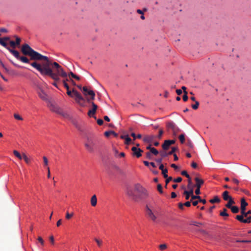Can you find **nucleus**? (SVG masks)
Masks as SVG:
<instances>
[{"instance_id":"nucleus-33","label":"nucleus","mask_w":251,"mask_h":251,"mask_svg":"<svg viewBox=\"0 0 251 251\" xmlns=\"http://www.w3.org/2000/svg\"><path fill=\"white\" fill-rule=\"evenodd\" d=\"M22 158H23L24 159L25 161L27 164H29L30 163V159L27 157V156L25 155V153L23 154Z\"/></svg>"},{"instance_id":"nucleus-11","label":"nucleus","mask_w":251,"mask_h":251,"mask_svg":"<svg viewBox=\"0 0 251 251\" xmlns=\"http://www.w3.org/2000/svg\"><path fill=\"white\" fill-rule=\"evenodd\" d=\"M146 213L148 217L153 221H155L156 219V217L152 211L148 206L146 207Z\"/></svg>"},{"instance_id":"nucleus-28","label":"nucleus","mask_w":251,"mask_h":251,"mask_svg":"<svg viewBox=\"0 0 251 251\" xmlns=\"http://www.w3.org/2000/svg\"><path fill=\"white\" fill-rule=\"evenodd\" d=\"M178 148L177 147H173L171 148V151L168 152L169 155H172L175 154L174 152L177 151Z\"/></svg>"},{"instance_id":"nucleus-7","label":"nucleus","mask_w":251,"mask_h":251,"mask_svg":"<svg viewBox=\"0 0 251 251\" xmlns=\"http://www.w3.org/2000/svg\"><path fill=\"white\" fill-rule=\"evenodd\" d=\"M166 127L168 131H171L172 135L176 137L177 134L181 131L178 126L173 121H169L166 124Z\"/></svg>"},{"instance_id":"nucleus-60","label":"nucleus","mask_w":251,"mask_h":251,"mask_svg":"<svg viewBox=\"0 0 251 251\" xmlns=\"http://www.w3.org/2000/svg\"><path fill=\"white\" fill-rule=\"evenodd\" d=\"M236 242L241 243H251V240H236Z\"/></svg>"},{"instance_id":"nucleus-61","label":"nucleus","mask_w":251,"mask_h":251,"mask_svg":"<svg viewBox=\"0 0 251 251\" xmlns=\"http://www.w3.org/2000/svg\"><path fill=\"white\" fill-rule=\"evenodd\" d=\"M97 124L100 125V126H101L103 123V121L102 119H98L97 121Z\"/></svg>"},{"instance_id":"nucleus-48","label":"nucleus","mask_w":251,"mask_h":251,"mask_svg":"<svg viewBox=\"0 0 251 251\" xmlns=\"http://www.w3.org/2000/svg\"><path fill=\"white\" fill-rule=\"evenodd\" d=\"M191 201H192L193 200H196V199H200V196L197 195V196H195L194 195V194L193 195H191Z\"/></svg>"},{"instance_id":"nucleus-35","label":"nucleus","mask_w":251,"mask_h":251,"mask_svg":"<svg viewBox=\"0 0 251 251\" xmlns=\"http://www.w3.org/2000/svg\"><path fill=\"white\" fill-rule=\"evenodd\" d=\"M188 185H187V188L190 189L191 188H193V186H192V183L191 177H189L188 178Z\"/></svg>"},{"instance_id":"nucleus-26","label":"nucleus","mask_w":251,"mask_h":251,"mask_svg":"<svg viewBox=\"0 0 251 251\" xmlns=\"http://www.w3.org/2000/svg\"><path fill=\"white\" fill-rule=\"evenodd\" d=\"M227 210L226 208H224L223 211L220 213V215L223 217H228L229 215L226 212Z\"/></svg>"},{"instance_id":"nucleus-12","label":"nucleus","mask_w":251,"mask_h":251,"mask_svg":"<svg viewBox=\"0 0 251 251\" xmlns=\"http://www.w3.org/2000/svg\"><path fill=\"white\" fill-rule=\"evenodd\" d=\"M131 151H133V155L136 156L137 158L141 156V153L143 152V151L140 149L133 147L131 148Z\"/></svg>"},{"instance_id":"nucleus-15","label":"nucleus","mask_w":251,"mask_h":251,"mask_svg":"<svg viewBox=\"0 0 251 251\" xmlns=\"http://www.w3.org/2000/svg\"><path fill=\"white\" fill-rule=\"evenodd\" d=\"M241 215H237L236 216L235 218H236V219H237L238 221H239L241 223H243V221L241 220V219L238 218V217H242L243 219H244V217L247 218L248 217L247 212L241 211Z\"/></svg>"},{"instance_id":"nucleus-20","label":"nucleus","mask_w":251,"mask_h":251,"mask_svg":"<svg viewBox=\"0 0 251 251\" xmlns=\"http://www.w3.org/2000/svg\"><path fill=\"white\" fill-rule=\"evenodd\" d=\"M239 219H241L243 221V223H251V216L247 217L246 219H243L242 217H238Z\"/></svg>"},{"instance_id":"nucleus-56","label":"nucleus","mask_w":251,"mask_h":251,"mask_svg":"<svg viewBox=\"0 0 251 251\" xmlns=\"http://www.w3.org/2000/svg\"><path fill=\"white\" fill-rule=\"evenodd\" d=\"M127 194L130 197H133V196H134L133 194V192H132V191L131 190H128L127 191Z\"/></svg>"},{"instance_id":"nucleus-62","label":"nucleus","mask_w":251,"mask_h":251,"mask_svg":"<svg viewBox=\"0 0 251 251\" xmlns=\"http://www.w3.org/2000/svg\"><path fill=\"white\" fill-rule=\"evenodd\" d=\"M197 166H198L196 162H193L192 163V164H191V167H192V168L196 169V168H197Z\"/></svg>"},{"instance_id":"nucleus-3","label":"nucleus","mask_w":251,"mask_h":251,"mask_svg":"<svg viewBox=\"0 0 251 251\" xmlns=\"http://www.w3.org/2000/svg\"><path fill=\"white\" fill-rule=\"evenodd\" d=\"M9 40H10V38L9 37H5L2 38H0V44L5 48L18 60H19L25 63H29V60L28 58L25 56H20V53L18 51L11 49L8 47L7 43L4 41Z\"/></svg>"},{"instance_id":"nucleus-58","label":"nucleus","mask_w":251,"mask_h":251,"mask_svg":"<svg viewBox=\"0 0 251 251\" xmlns=\"http://www.w3.org/2000/svg\"><path fill=\"white\" fill-rule=\"evenodd\" d=\"M63 83L64 86L66 88L67 90H68V89H69V86L68 84L67 83V82H65V80H63Z\"/></svg>"},{"instance_id":"nucleus-29","label":"nucleus","mask_w":251,"mask_h":251,"mask_svg":"<svg viewBox=\"0 0 251 251\" xmlns=\"http://www.w3.org/2000/svg\"><path fill=\"white\" fill-rule=\"evenodd\" d=\"M14 154L18 157L19 159H22L23 157V155L22 156L20 153L17 151L14 150L13 151Z\"/></svg>"},{"instance_id":"nucleus-14","label":"nucleus","mask_w":251,"mask_h":251,"mask_svg":"<svg viewBox=\"0 0 251 251\" xmlns=\"http://www.w3.org/2000/svg\"><path fill=\"white\" fill-rule=\"evenodd\" d=\"M39 97L43 100H48V96L45 93V92L43 91V90H39V91L37 92Z\"/></svg>"},{"instance_id":"nucleus-41","label":"nucleus","mask_w":251,"mask_h":251,"mask_svg":"<svg viewBox=\"0 0 251 251\" xmlns=\"http://www.w3.org/2000/svg\"><path fill=\"white\" fill-rule=\"evenodd\" d=\"M183 195L185 196V199L187 200H189L190 197H191V196L187 192V190L184 191L183 192Z\"/></svg>"},{"instance_id":"nucleus-27","label":"nucleus","mask_w":251,"mask_h":251,"mask_svg":"<svg viewBox=\"0 0 251 251\" xmlns=\"http://www.w3.org/2000/svg\"><path fill=\"white\" fill-rule=\"evenodd\" d=\"M179 140L181 144H183L185 140V135L184 134H180L178 137Z\"/></svg>"},{"instance_id":"nucleus-42","label":"nucleus","mask_w":251,"mask_h":251,"mask_svg":"<svg viewBox=\"0 0 251 251\" xmlns=\"http://www.w3.org/2000/svg\"><path fill=\"white\" fill-rule=\"evenodd\" d=\"M187 146L190 148H194V145L193 144V143L192 142V141L190 140V139H188L187 140Z\"/></svg>"},{"instance_id":"nucleus-54","label":"nucleus","mask_w":251,"mask_h":251,"mask_svg":"<svg viewBox=\"0 0 251 251\" xmlns=\"http://www.w3.org/2000/svg\"><path fill=\"white\" fill-rule=\"evenodd\" d=\"M73 216V213L69 214L68 212H67L66 215V218L67 219H70Z\"/></svg>"},{"instance_id":"nucleus-1","label":"nucleus","mask_w":251,"mask_h":251,"mask_svg":"<svg viewBox=\"0 0 251 251\" xmlns=\"http://www.w3.org/2000/svg\"><path fill=\"white\" fill-rule=\"evenodd\" d=\"M51 61L48 58L45 62H43L42 64H39L36 62H33L31 63V65L42 75H48L55 81L59 80V76L60 75H57L53 74V70L50 67Z\"/></svg>"},{"instance_id":"nucleus-16","label":"nucleus","mask_w":251,"mask_h":251,"mask_svg":"<svg viewBox=\"0 0 251 251\" xmlns=\"http://www.w3.org/2000/svg\"><path fill=\"white\" fill-rule=\"evenodd\" d=\"M154 138L153 135H147L144 137L143 141L146 143H151Z\"/></svg>"},{"instance_id":"nucleus-51","label":"nucleus","mask_w":251,"mask_h":251,"mask_svg":"<svg viewBox=\"0 0 251 251\" xmlns=\"http://www.w3.org/2000/svg\"><path fill=\"white\" fill-rule=\"evenodd\" d=\"M35 86H36V90L37 92H39L40 89L41 90H43L41 86L40 85H39V84H36Z\"/></svg>"},{"instance_id":"nucleus-25","label":"nucleus","mask_w":251,"mask_h":251,"mask_svg":"<svg viewBox=\"0 0 251 251\" xmlns=\"http://www.w3.org/2000/svg\"><path fill=\"white\" fill-rule=\"evenodd\" d=\"M233 213H237L239 212V208L236 206H232L230 208Z\"/></svg>"},{"instance_id":"nucleus-55","label":"nucleus","mask_w":251,"mask_h":251,"mask_svg":"<svg viewBox=\"0 0 251 251\" xmlns=\"http://www.w3.org/2000/svg\"><path fill=\"white\" fill-rule=\"evenodd\" d=\"M166 179L165 180V183H166V185H167L168 183L170 181H171L172 179H173V178L171 176H170V177H168L167 178H166Z\"/></svg>"},{"instance_id":"nucleus-5","label":"nucleus","mask_w":251,"mask_h":251,"mask_svg":"<svg viewBox=\"0 0 251 251\" xmlns=\"http://www.w3.org/2000/svg\"><path fill=\"white\" fill-rule=\"evenodd\" d=\"M50 67L53 70V74L60 75V76L63 78L67 77V73L64 71L62 68L57 63L55 62L52 63L51 62Z\"/></svg>"},{"instance_id":"nucleus-22","label":"nucleus","mask_w":251,"mask_h":251,"mask_svg":"<svg viewBox=\"0 0 251 251\" xmlns=\"http://www.w3.org/2000/svg\"><path fill=\"white\" fill-rule=\"evenodd\" d=\"M228 202L227 203L226 205V207L228 208H230L232 206V204L235 203L234 201L232 199H230L229 200H228Z\"/></svg>"},{"instance_id":"nucleus-18","label":"nucleus","mask_w":251,"mask_h":251,"mask_svg":"<svg viewBox=\"0 0 251 251\" xmlns=\"http://www.w3.org/2000/svg\"><path fill=\"white\" fill-rule=\"evenodd\" d=\"M229 192L227 191H225L223 193V198L225 201L229 200L230 199H232V197L228 195Z\"/></svg>"},{"instance_id":"nucleus-31","label":"nucleus","mask_w":251,"mask_h":251,"mask_svg":"<svg viewBox=\"0 0 251 251\" xmlns=\"http://www.w3.org/2000/svg\"><path fill=\"white\" fill-rule=\"evenodd\" d=\"M248 203L246 201L245 198H242L241 200V206L246 207Z\"/></svg>"},{"instance_id":"nucleus-10","label":"nucleus","mask_w":251,"mask_h":251,"mask_svg":"<svg viewBox=\"0 0 251 251\" xmlns=\"http://www.w3.org/2000/svg\"><path fill=\"white\" fill-rule=\"evenodd\" d=\"M134 189L141 196H147L148 195L147 190L139 184H136L135 185Z\"/></svg>"},{"instance_id":"nucleus-30","label":"nucleus","mask_w":251,"mask_h":251,"mask_svg":"<svg viewBox=\"0 0 251 251\" xmlns=\"http://www.w3.org/2000/svg\"><path fill=\"white\" fill-rule=\"evenodd\" d=\"M69 76H71L73 78L76 79V80H78L80 79V77L78 76L75 75V74H74L72 72H71L69 74Z\"/></svg>"},{"instance_id":"nucleus-45","label":"nucleus","mask_w":251,"mask_h":251,"mask_svg":"<svg viewBox=\"0 0 251 251\" xmlns=\"http://www.w3.org/2000/svg\"><path fill=\"white\" fill-rule=\"evenodd\" d=\"M163 133H164L163 130L162 129H160L159 131V134H158V136H157V137L158 139H161Z\"/></svg>"},{"instance_id":"nucleus-17","label":"nucleus","mask_w":251,"mask_h":251,"mask_svg":"<svg viewBox=\"0 0 251 251\" xmlns=\"http://www.w3.org/2000/svg\"><path fill=\"white\" fill-rule=\"evenodd\" d=\"M170 146L171 145L167 140H165L164 143L162 145V148L164 151L168 150Z\"/></svg>"},{"instance_id":"nucleus-13","label":"nucleus","mask_w":251,"mask_h":251,"mask_svg":"<svg viewBox=\"0 0 251 251\" xmlns=\"http://www.w3.org/2000/svg\"><path fill=\"white\" fill-rule=\"evenodd\" d=\"M50 108L51 111L57 113L62 115H63L62 110L56 105H55L53 104H51L50 106Z\"/></svg>"},{"instance_id":"nucleus-8","label":"nucleus","mask_w":251,"mask_h":251,"mask_svg":"<svg viewBox=\"0 0 251 251\" xmlns=\"http://www.w3.org/2000/svg\"><path fill=\"white\" fill-rule=\"evenodd\" d=\"M96 143V140L92 138H89L85 144V146L89 151L93 152L94 151L95 148Z\"/></svg>"},{"instance_id":"nucleus-63","label":"nucleus","mask_w":251,"mask_h":251,"mask_svg":"<svg viewBox=\"0 0 251 251\" xmlns=\"http://www.w3.org/2000/svg\"><path fill=\"white\" fill-rule=\"evenodd\" d=\"M146 157L148 159H151V153L150 152H146Z\"/></svg>"},{"instance_id":"nucleus-37","label":"nucleus","mask_w":251,"mask_h":251,"mask_svg":"<svg viewBox=\"0 0 251 251\" xmlns=\"http://www.w3.org/2000/svg\"><path fill=\"white\" fill-rule=\"evenodd\" d=\"M157 190L158 191V192L160 194H162L163 193L162 186V185L160 184H158L157 185Z\"/></svg>"},{"instance_id":"nucleus-53","label":"nucleus","mask_w":251,"mask_h":251,"mask_svg":"<svg viewBox=\"0 0 251 251\" xmlns=\"http://www.w3.org/2000/svg\"><path fill=\"white\" fill-rule=\"evenodd\" d=\"M189 190L187 191V192L189 193V194L191 196L194 194V189L193 188H191L190 189H188Z\"/></svg>"},{"instance_id":"nucleus-59","label":"nucleus","mask_w":251,"mask_h":251,"mask_svg":"<svg viewBox=\"0 0 251 251\" xmlns=\"http://www.w3.org/2000/svg\"><path fill=\"white\" fill-rule=\"evenodd\" d=\"M184 204L182 203L181 202H180L178 204V206L179 208L181 210H183L184 209Z\"/></svg>"},{"instance_id":"nucleus-32","label":"nucleus","mask_w":251,"mask_h":251,"mask_svg":"<svg viewBox=\"0 0 251 251\" xmlns=\"http://www.w3.org/2000/svg\"><path fill=\"white\" fill-rule=\"evenodd\" d=\"M150 152L155 155H156L159 153L158 151L154 148L151 149V151Z\"/></svg>"},{"instance_id":"nucleus-49","label":"nucleus","mask_w":251,"mask_h":251,"mask_svg":"<svg viewBox=\"0 0 251 251\" xmlns=\"http://www.w3.org/2000/svg\"><path fill=\"white\" fill-rule=\"evenodd\" d=\"M160 155L161 156V157L163 158V157H165L169 155V154H168V153L165 151H161L160 152Z\"/></svg>"},{"instance_id":"nucleus-34","label":"nucleus","mask_w":251,"mask_h":251,"mask_svg":"<svg viewBox=\"0 0 251 251\" xmlns=\"http://www.w3.org/2000/svg\"><path fill=\"white\" fill-rule=\"evenodd\" d=\"M199 106V102L198 101H195V103L194 104H192L191 106L193 109L196 110L198 108Z\"/></svg>"},{"instance_id":"nucleus-64","label":"nucleus","mask_w":251,"mask_h":251,"mask_svg":"<svg viewBox=\"0 0 251 251\" xmlns=\"http://www.w3.org/2000/svg\"><path fill=\"white\" fill-rule=\"evenodd\" d=\"M38 240L42 245L44 244V240L41 237H39L38 238Z\"/></svg>"},{"instance_id":"nucleus-2","label":"nucleus","mask_w":251,"mask_h":251,"mask_svg":"<svg viewBox=\"0 0 251 251\" xmlns=\"http://www.w3.org/2000/svg\"><path fill=\"white\" fill-rule=\"evenodd\" d=\"M21 50L24 55L30 56L29 61L30 60H43L44 62H45L49 58L47 56L43 55L34 50L27 44L22 45Z\"/></svg>"},{"instance_id":"nucleus-39","label":"nucleus","mask_w":251,"mask_h":251,"mask_svg":"<svg viewBox=\"0 0 251 251\" xmlns=\"http://www.w3.org/2000/svg\"><path fill=\"white\" fill-rule=\"evenodd\" d=\"M167 245L165 244H161L159 246V249L161 251L164 250L165 249H167Z\"/></svg>"},{"instance_id":"nucleus-4","label":"nucleus","mask_w":251,"mask_h":251,"mask_svg":"<svg viewBox=\"0 0 251 251\" xmlns=\"http://www.w3.org/2000/svg\"><path fill=\"white\" fill-rule=\"evenodd\" d=\"M82 90L84 95L87 96V95H88L91 96V97L90 98L87 99V101H88V102L91 103L92 106V110L96 112L98 106L94 102H91L92 100H94L95 99V94L94 92L92 90H88L86 87H83Z\"/></svg>"},{"instance_id":"nucleus-52","label":"nucleus","mask_w":251,"mask_h":251,"mask_svg":"<svg viewBox=\"0 0 251 251\" xmlns=\"http://www.w3.org/2000/svg\"><path fill=\"white\" fill-rule=\"evenodd\" d=\"M182 178L181 177H178L177 178H176V179H174L173 180V181L175 182H180L181 181H182Z\"/></svg>"},{"instance_id":"nucleus-57","label":"nucleus","mask_w":251,"mask_h":251,"mask_svg":"<svg viewBox=\"0 0 251 251\" xmlns=\"http://www.w3.org/2000/svg\"><path fill=\"white\" fill-rule=\"evenodd\" d=\"M43 160L45 166H47L48 164V160L46 156L43 157Z\"/></svg>"},{"instance_id":"nucleus-47","label":"nucleus","mask_w":251,"mask_h":251,"mask_svg":"<svg viewBox=\"0 0 251 251\" xmlns=\"http://www.w3.org/2000/svg\"><path fill=\"white\" fill-rule=\"evenodd\" d=\"M96 113V112L94 111H93V110L92 109H90L89 110L88 112V115L89 116V117H93L94 115Z\"/></svg>"},{"instance_id":"nucleus-46","label":"nucleus","mask_w":251,"mask_h":251,"mask_svg":"<svg viewBox=\"0 0 251 251\" xmlns=\"http://www.w3.org/2000/svg\"><path fill=\"white\" fill-rule=\"evenodd\" d=\"M96 113V112L94 111H93V110L92 109H90L89 110L88 112V115L89 116V117H93L94 115Z\"/></svg>"},{"instance_id":"nucleus-24","label":"nucleus","mask_w":251,"mask_h":251,"mask_svg":"<svg viewBox=\"0 0 251 251\" xmlns=\"http://www.w3.org/2000/svg\"><path fill=\"white\" fill-rule=\"evenodd\" d=\"M94 240L97 243V245L100 248L102 246L103 242L101 240L95 238H94Z\"/></svg>"},{"instance_id":"nucleus-36","label":"nucleus","mask_w":251,"mask_h":251,"mask_svg":"<svg viewBox=\"0 0 251 251\" xmlns=\"http://www.w3.org/2000/svg\"><path fill=\"white\" fill-rule=\"evenodd\" d=\"M14 117L16 120H21V121L23 120V118L18 114L15 113L14 114Z\"/></svg>"},{"instance_id":"nucleus-43","label":"nucleus","mask_w":251,"mask_h":251,"mask_svg":"<svg viewBox=\"0 0 251 251\" xmlns=\"http://www.w3.org/2000/svg\"><path fill=\"white\" fill-rule=\"evenodd\" d=\"M181 174L182 176H185L187 178L190 177L189 175L187 173V171H182L181 172Z\"/></svg>"},{"instance_id":"nucleus-44","label":"nucleus","mask_w":251,"mask_h":251,"mask_svg":"<svg viewBox=\"0 0 251 251\" xmlns=\"http://www.w3.org/2000/svg\"><path fill=\"white\" fill-rule=\"evenodd\" d=\"M131 142V138H129V137H128V136H127V137H126V139H125V144H126V145H129V144H130Z\"/></svg>"},{"instance_id":"nucleus-50","label":"nucleus","mask_w":251,"mask_h":251,"mask_svg":"<svg viewBox=\"0 0 251 251\" xmlns=\"http://www.w3.org/2000/svg\"><path fill=\"white\" fill-rule=\"evenodd\" d=\"M9 44H10V46L12 48H15V47L17 46V45L16 44L15 42H14L13 41H10Z\"/></svg>"},{"instance_id":"nucleus-40","label":"nucleus","mask_w":251,"mask_h":251,"mask_svg":"<svg viewBox=\"0 0 251 251\" xmlns=\"http://www.w3.org/2000/svg\"><path fill=\"white\" fill-rule=\"evenodd\" d=\"M168 170L167 169H165L164 170L162 171V174L163 175V176L164 178H167L168 177Z\"/></svg>"},{"instance_id":"nucleus-19","label":"nucleus","mask_w":251,"mask_h":251,"mask_svg":"<svg viewBox=\"0 0 251 251\" xmlns=\"http://www.w3.org/2000/svg\"><path fill=\"white\" fill-rule=\"evenodd\" d=\"M97 203V199L95 195H93L91 199V204L92 206H95Z\"/></svg>"},{"instance_id":"nucleus-9","label":"nucleus","mask_w":251,"mask_h":251,"mask_svg":"<svg viewBox=\"0 0 251 251\" xmlns=\"http://www.w3.org/2000/svg\"><path fill=\"white\" fill-rule=\"evenodd\" d=\"M195 180L196 181L195 186L197 187L195 190V193L197 195H199L201 194L200 189L201 185L203 184L204 181L198 177H195Z\"/></svg>"},{"instance_id":"nucleus-6","label":"nucleus","mask_w":251,"mask_h":251,"mask_svg":"<svg viewBox=\"0 0 251 251\" xmlns=\"http://www.w3.org/2000/svg\"><path fill=\"white\" fill-rule=\"evenodd\" d=\"M67 94L71 97H73L74 96L76 102L81 106L83 105L80 101H84V98L75 88H73L72 91H70L69 89H68V90L67 91Z\"/></svg>"},{"instance_id":"nucleus-23","label":"nucleus","mask_w":251,"mask_h":251,"mask_svg":"<svg viewBox=\"0 0 251 251\" xmlns=\"http://www.w3.org/2000/svg\"><path fill=\"white\" fill-rule=\"evenodd\" d=\"M220 199L218 196H215L213 199L210 200V202L212 203L215 202H219L220 201Z\"/></svg>"},{"instance_id":"nucleus-38","label":"nucleus","mask_w":251,"mask_h":251,"mask_svg":"<svg viewBox=\"0 0 251 251\" xmlns=\"http://www.w3.org/2000/svg\"><path fill=\"white\" fill-rule=\"evenodd\" d=\"M15 38H16L15 43L17 45V46L19 47L20 45V43H21V39L19 37H18V36H15Z\"/></svg>"},{"instance_id":"nucleus-21","label":"nucleus","mask_w":251,"mask_h":251,"mask_svg":"<svg viewBox=\"0 0 251 251\" xmlns=\"http://www.w3.org/2000/svg\"><path fill=\"white\" fill-rule=\"evenodd\" d=\"M110 134V135L113 134L115 137L118 136L117 133H116V132H115L113 131H105L104 132V135L107 137H109Z\"/></svg>"}]
</instances>
